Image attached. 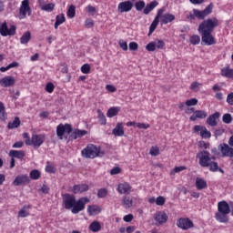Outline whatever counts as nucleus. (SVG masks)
<instances>
[{
    "mask_svg": "<svg viewBox=\"0 0 233 233\" xmlns=\"http://www.w3.org/2000/svg\"><path fill=\"white\" fill-rule=\"evenodd\" d=\"M132 205H134V201L132 200V198H130V197H124L122 199V207H124V208L128 209V208H132Z\"/></svg>",
    "mask_w": 233,
    "mask_h": 233,
    "instance_id": "obj_31",
    "label": "nucleus"
},
{
    "mask_svg": "<svg viewBox=\"0 0 233 233\" xmlns=\"http://www.w3.org/2000/svg\"><path fill=\"white\" fill-rule=\"evenodd\" d=\"M45 135H32L30 147L33 146L35 148H39L45 143Z\"/></svg>",
    "mask_w": 233,
    "mask_h": 233,
    "instance_id": "obj_13",
    "label": "nucleus"
},
{
    "mask_svg": "<svg viewBox=\"0 0 233 233\" xmlns=\"http://www.w3.org/2000/svg\"><path fill=\"white\" fill-rule=\"evenodd\" d=\"M89 216H97L101 212V208L97 205H91L87 207Z\"/></svg>",
    "mask_w": 233,
    "mask_h": 233,
    "instance_id": "obj_28",
    "label": "nucleus"
},
{
    "mask_svg": "<svg viewBox=\"0 0 233 233\" xmlns=\"http://www.w3.org/2000/svg\"><path fill=\"white\" fill-rule=\"evenodd\" d=\"M27 183H30V177H28V175L17 176L13 181L14 187H21V185H26Z\"/></svg>",
    "mask_w": 233,
    "mask_h": 233,
    "instance_id": "obj_19",
    "label": "nucleus"
},
{
    "mask_svg": "<svg viewBox=\"0 0 233 233\" xmlns=\"http://www.w3.org/2000/svg\"><path fill=\"white\" fill-rule=\"evenodd\" d=\"M199 86H201V84H199L198 82H193L190 85V89L198 92V90H199Z\"/></svg>",
    "mask_w": 233,
    "mask_h": 233,
    "instance_id": "obj_61",
    "label": "nucleus"
},
{
    "mask_svg": "<svg viewBox=\"0 0 233 233\" xmlns=\"http://www.w3.org/2000/svg\"><path fill=\"white\" fill-rule=\"evenodd\" d=\"M30 39H32V34H30L29 31H26L20 38L21 45H28L30 42Z\"/></svg>",
    "mask_w": 233,
    "mask_h": 233,
    "instance_id": "obj_35",
    "label": "nucleus"
},
{
    "mask_svg": "<svg viewBox=\"0 0 233 233\" xmlns=\"http://www.w3.org/2000/svg\"><path fill=\"white\" fill-rule=\"evenodd\" d=\"M132 8H134V4L130 0L120 2L117 5V10L120 14L130 12Z\"/></svg>",
    "mask_w": 233,
    "mask_h": 233,
    "instance_id": "obj_14",
    "label": "nucleus"
},
{
    "mask_svg": "<svg viewBox=\"0 0 233 233\" xmlns=\"http://www.w3.org/2000/svg\"><path fill=\"white\" fill-rule=\"evenodd\" d=\"M86 28H92L94 26V20L87 18L85 22Z\"/></svg>",
    "mask_w": 233,
    "mask_h": 233,
    "instance_id": "obj_63",
    "label": "nucleus"
},
{
    "mask_svg": "<svg viewBox=\"0 0 233 233\" xmlns=\"http://www.w3.org/2000/svg\"><path fill=\"white\" fill-rule=\"evenodd\" d=\"M23 137H24V139H25V145L27 147H30V143L32 141V139H30V135L28 133H24Z\"/></svg>",
    "mask_w": 233,
    "mask_h": 233,
    "instance_id": "obj_58",
    "label": "nucleus"
},
{
    "mask_svg": "<svg viewBox=\"0 0 233 233\" xmlns=\"http://www.w3.org/2000/svg\"><path fill=\"white\" fill-rule=\"evenodd\" d=\"M81 72H82V74H90V65L84 64L81 66Z\"/></svg>",
    "mask_w": 233,
    "mask_h": 233,
    "instance_id": "obj_52",
    "label": "nucleus"
},
{
    "mask_svg": "<svg viewBox=\"0 0 233 233\" xmlns=\"http://www.w3.org/2000/svg\"><path fill=\"white\" fill-rule=\"evenodd\" d=\"M228 105H229L230 106H233V92L229 93L227 96V99H226Z\"/></svg>",
    "mask_w": 233,
    "mask_h": 233,
    "instance_id": "obj_59",
    "label": "nucleus"
},
{
    "mask_svg": "<svg viewBox=\"0 0 233 233\" xmlns=\"http://www.w3.org/2000/svg\"><path fill=\"white\" fill-rule=\"evenodd\" d=\"M32 15V8H30V1L23 0L18 13V19H26V16Z\"/></svg>",
    "mask_w": 233,
    "mask_h": 233,
    "instance_id": "obj_7",
    "label": "nucleus"
},
{
    "mask_svg": "<svg viewBox=\"0 0 233 233\" xmlns=\"http://www.w3.org/2000/svg\"><path fill=\"white\" fill-rule=\"evenodd\" d=\"M133 219H134V215H132V214L126 215V216H124V218H123V220H124L126 223H130Z\"/></svg>",
    "mask_w": 233,
    "mask_h": 233,
    "instance_id": "obj_62",
    "label": "nucleus"
},
{
    "mask_svg": "<svg viewBox=\"0 0 233 233\" xmlns=\"http://www.w3.org/2000/svg\"><path fill=\"white\" fill-rule=\"evenodd\" d=\"M15 25H11L10 28H8L6 22L3 23L0 26V34L3 37H6L7 35H15Z\"/></svg>",
    "mask_w": 233,
    "mask_h": 233,
    "instance_id": "obj_11",
    "label": "nucleus"
},
{
    "mask_svg": "<svg viewBox=\"0 0 233 233\" xmlns=\"http://www.w3.org/2000/svg\"><path fill=\"white\" fill-rule=\"evenodd\" d=\"M219 21L216 17L208 18L207 20H204L199 25H198V32L199 34L203 33H212L214 32V28L218 26Z\"/></svg>",
    "mask_w": 233,
    "mask_h": 233,
    "instance_id": "obj_5",
    "label": "nucleus"
},
{
    "mask_svg": "<svg viewBox=\"0 0 233 233\" xmlns=\"http://www.w3.org/2000/svg\"><path fill=\"white\" fill-rule=\"evenodd\" d=\"M230 214V206L225 200L218 203V212L215 214V219L218 223H228V215Z\"/></svg>",
    "mask_w": 233,
    "mask_h": 233,
    "instance_id": "obj_2",
    "label": "nucleus"
},
{
    "mask_svg": "<svg viewBox=\"0 0 233 233\" xmlns=\"http://www.w3.org/2000/svg\"><path fill=\"white\" fill-rule=\"evenodd\" d=\"M193 132L195 134H199L200 132V137H202V139H210V137H212V134L210 133V131H208V129H207V127L203 126H195L193 127Z\"/></svg>",
    "mask_w": 233,
    "mask_h": 233,
    "instance_id": "obj_10",
    "label": "nucleus"
},
{
    "mask_svg": "<svg viewBox=\"0 0 233 233\" xmlns=\"http://www.w3.org/2000/svg\"><path fill=\"white\" fill-rule=\"evenodd\" d=\"M66 21V18L65 17V15H57L56 16V23H55V29L57 30L59 28L60 25H63Z\"/></svg>",
    "mask_w": 233,
    "mask_h": 233,
    "instance_id": "obj_34",
    "label": "nucleus"
},
{
    "mask_svg": "<svg viewBox=\"0 0 233 233\" xmlns=\"http://www.w3.org/2000/svg\"><path fill=\"white\" fill-rule=\"evenodd\" d=\"M156 48H158V50H163L165 47V42L163 40H156L154 41Z\"/></svg>",
    "mask_w": 233,
    "mask_h": 233,
    "instance_id": "obj_50",
    "label": "nucleus"
},
{
    "mask_svg": "<svg viewBox=\"0 0 233 233\" xmlns=\"http://www.w3.org/2000/svg\"><path fill=\"white\" fill-rule=\"evenodd\" d=\"M72 132V126L70 124H59L56 127V136L58 139H65L66 134H70Z\"/></svg>",
    "mask_w": 233,
    "mask_h": 233,
    "instance_id": "obj_8",
    "label": "nucleus"
},
{
    "mask_svg": "<svg viewBox=\"0 0 233 233\" xmlns=\"http://www.w3.org/2000/svg\"><path fill=\"white\" fill-rule=\"evenodd\" d=\"M56 8V4L49 3V4H44L41 5V10L44 12H54V9Z\"/></svg>",
    "mask_w": 233,
    "mask_h": 233,
    "instance_id": "obj_37",
    "label": "nucleus"
},
{
    "mask_svg": "<svg viewBox=\"0 0 233 233\" xmlns=\"http://www.w3.org/2000/svg\"><path fill=\"white\" fill-rule=\"evenodd\" d=\"M218 150H220L222 157H233V147H230L228 144H220Z\"/></svg>",
    "mask_w": 233,
    "mask_h": 233,
    "instance_id": "obj_15",
    "label": "nucleus"
},
{
    "mask_svg": "<svg viewBox=\"0 0 233 233\" xmlns=\"http://www.w3.org/2000/svg\"><path fill=\"white\" fill-rule=\"evenodd\" d=\"M21 125V120L19 117H15L13 122L8 123V128L13 129V128H18V127Z\"/></svg>",
    "mask_w": 233,
    "mask_h": 233,
    "instance_id": "obj_40",
    "label": "nucleus"
},
{
    "mask_svg": "<svg viewBox=\"0 0 233 233\" xmlns=\"http://www.w3.org/2000/svg\"><path fill=\"white\" fill-rule=\"evenodd\" d=\"M201 35L202 43H205L208 46L216 45V38L212 35V33H199Z\"/></svg>",
    "mask_w": 233,
    "mask_h": 233,
    "instance_id": "obj_17",
    "label": "nucleus"
},
{
    "mask_svg": "<svg viewBox=\"0 0 233 233\" xmlns=\"http://www.w3.org/2000/svg\"><path fill=\"white\" fill-rule=\"evenodd\" d=\"M0 85L4 88H8V86H14V85H15V79L14 78V76H5L0 79Z\"/></svg>",
    "mask_w": 233,
    "mask_h": 233,
    "instance_id": "obj_20",
    "label": "nucleus"
},
{
    "mask_svg": "<svg viewBox=\"0 0 233 233\" xmlns=\"http://www.w3.org/2000/svg\"><path fill=\"white\" fill-rule=\"evenodd\" d=\"M137 127L142 130H147V128H150V124L137 123Z\"/></svg>",
    "mask_w": 233,
    "mask_h": 233,
    "instance_id": "obj_57",
    "label": "nucleus"
},
{
    "mask_svg": "<svg viewBox=\"0 0 233 233\" xmlns=\"http://www.w3.org/2000/svg\"><path fill=\"white\" fill-rule=\"evenodd\" d=\"M9 156L11 157H16L17 159H23V157H25V151H17L13 149L9 151Z\"/></svg>",
    "mask_w": 233,
    "mask_h": 233,
    "instance_id": "obj_33",
    "label": "nucleus"
},
{
    "mask_svg": "<svg viewBox=\"0 0 233 233\" xmlns=\"http://www.w3.org/2000/svg\"><path fill=\"white\" fill-rule=\"evenodd\" d=\"M120 111H121L120 106H111L106 112V116L107 117H116V116H117Z\"/></svg>",
    "mask_w": 233,
    "mask_h": 233,
    "instance_id": "obj_29",
    "label": "nucleus"
},
{
    "mask_svg": "<svg viewBox=\"0 0 233 233\" xmlns=\"http://www.w3.org/2000/svg\"><path fill=\"white\" fill-rule=\"evenodd\" d=\"M88 134V131L86 130H81V129H76L73 133L74 139H78V137H83L84 136H86Z\"/></svg>",
    "mask_w": 233,
    "mask_h": 233,
    "instance_id": "obj_38",
    "label": "nucleus"
},
{
    "mask_svg": "<svg viewBox=\"0 0 233 233\" xmlns=\"http://www.w3.org/2000/svg\"><path fill=\"white\" fill-rule=\"evenodd\" d=\"M197 158L198 159L200 167L207 168L210 165V161L216 159V157H210V152L203 150L197 154Z\"/></svg>",
    "mask_w": 233,
    "mask_h": 233,
    "instance_id": "obj_6",
    "label": "nucleus"
},
{
    "mask_svg": "<svg viewBox=\"0 0 233 233\" xmlns=\"http://www.w3.org/2000/svg\"><path fill=\"white\" fill-rule=\"evenodd\" d=\"M177 227L180 230H190V228H194V221L188 218H180L177 220Z\"/></svg>",
    "mask_w": 233,
    "mask_h": 233,
    "instance_id": "obj_9",
    "label": "nucleus"
},
{
    "mask_svg": "<svg viewBox=\"0 0 233 233\" xmlns=\"http://www.w3.org/2000/svg\"><path fill=\"white\" fill-rule=\"evenodd\" d=\"M112 134L116 136V137H123V136H125V127H123V123H116L115 128L112 130Z\"/></svg>",
    "mask_w": 233,
    "mask_h": 233,
    "instance_id": "obj_22",
    "label": "nucleus"
},
{
    "mask_svg": "<svg viewBox=\"0 0 233 233\" xmlns=\"http://www.w3.org/2000/svg\"><path fill=\"white\" fill-rule=\"evenodd\" d=\"M150 156H159V147H152L149 151Z\"/></svg>",
    "mask_w": 233,
    "mask_h": 233,
    "instance_id": "obj_51",
    "label": "nucleus"
},
{
    "mask_svg": "<svg viewBox=\"0 0 233 233\" xmlns=\"http://www.w3.org/2000/svg\"><path fill=\"white\" fill-rule=\"evenodd\" d=\"M220 76L233 81V68L229 67V66L222 67L220 69Z\"/></svg>",
    "mask_w": 233,
    "mask_h": 233,
    "instance_id": "obj_23",
    "label": "nucleus"
},
{
    "mask_svg": "<svg viewBox=\"0 0 233 233\" xmlns=\"http://www.w3.org/2000/svg\"><path fill=\"white\" fill-rule=\"evenodd\" d=\"M81 156L86 159H96V157H99V156H101V147L94 144H88L84 149H82Z\"/></svg>",
    "mask_w": 233,
    "mask_h": 233,
    "instance_id": "obj_4",
    "label": "nucleus"
},
{
    "mask_svg": "<svg viewBox=\"0 0 233 233\" xmlns=\"http://www.w3.org/2000/svg\"><path fill=\"white\" fill-rule=\"evenodd\" d=\"M98 114V121L101 125H106V116H105V114L100 111V109L97 110Z\"/></svg>",
    "mask_w": 233,
    "mask_h": 233,
    "instance_id": "obj_45",
    "label": "nucleus"
},
{
    "mask_svg": "<svg viewBox=\"0 0 233 233\" xmlns=\"http://www.w3.org/2000/svg\"><path fill=\"white\" fill-rule=\"evenodd\" d=\"M207 116V112L203 110H197L194 111L193 115L189 117V121H198V119H205Z\"/></svg>",
    "mask_w": 233,
    "mask_h": 233,
    "instance_id": "obj_24",
    "label": "nucleus"
},
{
    "mask_svg": "<svg viewBox=\"0 0 233 233\" xmlns=\"http://www.w3.org/2000/svg\"><path fill=\"white\" fill-rule=\"evenodd\" d=\"M157 225H165L168 221V215L165 211H157L154 215Z\"/></svg>",
    "mask_w": 233,
    "mask_h": 233,
    "instance_id": "obj_16",
    "label": "nucleus"
},
{
    "mask_svg": "<svg viewBox=\"0 0 233 233\" xmlns=\"http://www.w3.org/2000/svg\"><path fill=\"white\" fill-rule=\"evenodd\" d=\"M186 106H196L198 105L197 98H190L185 102Z\"/></svg>",
    "mask_w": 233,
    "mask_h": 233,
    "instance_id": "obj_48",
    "label": "nucleus"
},
{
    "mask_svg": "<svg viewBox=\"0 0 233 233\" xmlns=\"http://www.w3.org/2000/svg\"><path fill=\"white\" fill-rule=\"evenodd\" d=\"M89 230H91V232H99V230H101V223L97 220L93 221L89 225Z\"/></svg>",
    "mask_w": 233,
    "mask_h": 233,
    "instance_id": "obj_36",
    "label": "nucleus"
},
{
    "mask_svg": "<svg viewBox=\"0 0 233 233\" xmlns=\"http://www.w3.org/2000/svg\"><path fill=\"white\" fill-rule=\"evenodd\" d=\"M189 43L194 46L199 45V43H201V37H199L198 35H193L189 38Z\"/></svg>",
    "mask_w": 233,
    "mask_h": 233,
    "instance_id": "obj_41",
    "label": "nucleus"
},
{
    "mask_svg": "<svg viewBox=\"0 0 233 233\" xmlns=\"http://www.w3.org/2000/svg\"><path fill=\"white\" fill-rule=\"evenodd\" d=\"M219 112H215L207 118V123L209 125V127L218 126V119H219Z\"/></svg>",
    "mask_w": 233,
    "mask_h": 233,
    "instance_id": "obj_26",
    "label": "nucleus"
},
{
    "mask_svg": "<svg viewBox=\"0 0 233 233\" xmlns=\"http://www.w3.org/2000/svg\"><path fill=\"white\" fill-rule=\"evenodd\" d=\"M208 167L209 168L210 172H218V170H219L218 162L212 160L209 162V166Z\"/></svg>",
    "mask_w": 233,
    "mask_h": 233,
    "instance_id": "obj_42",
    "label": "nucleus"
},
{
    "mask_svg": "<svg viewBox=\"0 0 233 233\" xmlns=\"http://www.w3.org/2000/svg\"><path fill=\"white\" fill-rule=\"evenodd\" d=\"M67 17L69 19H74L76 17V6L75 5H70L68 10H67Z\"/></svg>",
    "mask_w": 233,
    "mask_h": 233,
    "instance_id": "obj_44",
    "label": "nucleus"
},
{
    "mask_svg": "<svg viewBox=\"0 0 233 233\" xmlns=\"http://www.w3.org/2000/svg\"><path fill=\"white\" fill-rule=\"evenodd\" d=\"M88 203H90V199L86 197L76 200V196L72 194H66L63 196L64 208L66 210H71L72 214H79V212H83Z\"/></svg>",
    "mask_w": 233,
    "mask_h": 233,
    "instance_id": "obj_1",
    "label": "nucleus"
},
{
    "mask_svg": "<svg viewBox=\"0 0 233 233\" xmlns=\"http://www.w3.org/2000/svg\"><path fill=\"white\" fill-rule=\"evenodd\" d=\"M222 121L223 123H226V125H230V123H232V116L230 114H224Z\"/></svg>",
    "mask_w": 233,
    "mask_h": 233,
    "instance_id": "obj_47",
    "label": "nucleus"
},
{
    "mask_svg": "<svg viewBox=\"0 0 233 233\" xmlns=\"http://www.w3.org/2000/svg\"><path fill=\"white\" fill-rule=\"evenodd\" d=\"M86 10L88 14H90V15H94L97 12V9L91 5H87Z\"/></svg>",
    "mask_w": 233,
    "mask_h": 233,
    "instance_id": "obj_49",
    "label": "nucleus"
},
{
    "mask_svg": "<svg viewBox=\"0 0 233 233\" xmlns=\"http://www.w3.org/2000/svg\"><path fill=\"white\" fill-rule=\"evenodd\" d=\"M145 6H146V3L143 0H139L135 3V8L137 12H142L143 10H145Z\"/></svg>",
    "mask_w": 233,
    "mask_h": 233,
    "instance_id": "obj_39",
    "label": "nucleus"
},
{
    "mask_svg": "<svg viewBox=\"0 0 233 233\" xmlns=\"http://www.w3.org/2000/svg\"><path fill=\"white\" fill-rule=\"evenodd\" d=\"M165 12V8L158 9L156 17L149 26V35L154 34L156 32V28H157V25H159V19L163 17V13Z\"/></svg>",
    "mask_w": 233,
    "mask_h": 233,
    "instance_id": "obj_12",
    "label": "nucleus"
},
{
    "mask_svg": "<svg viewBox=\"0 0 233 233\" xmlns=\"http://www.w3.org/2000/svg\"><path fill=\"white\" fill-rule=\"evenodd\" d=\"M157 5H159V2L156 0L150 2L149 4H147V5H145L144 7L143 14H145V15H148V14H150V12H152V10H154V8L157 6Z\"/></svg>",
    "mask_w": 233,
    "mask_h": 233,
    "instance_id": "obj_27",
    "label": "nucleus"
},
{
    "mask_svg": "<svg viewBox=\"0 0 233 233\" xmlns=\"http://www.w3.org/2000/svg\"><path fill=\"white\" fill-rule=\"evenodd\" d=\"M88 185L86 184H76L71 188L73 194H83V192H88Z\"/></svg>",
    "mask_w": 233,
    "mask_h": 233,
    "instance_id": "obj_21",
    "label": "nucleus"
},
{
    "mask_svg": "<svg viewBox=\"0 0 233 233\" xmlns=\"http://www.w3.org/2000/svg\"><path fill=\"white\" fill-rule=\"evenodd\" d=\"M29 176L32 179L37 180L41 177V172L37 169H34L30 172Z\"/></svg>",
    "mask_w": 233,
    "mask_h": 233,
    "instance_id": "obj_43",
    "label": "nucleus"
},
{
    "mask_svg": "<svg viewBox=\"0 0 233 233\" xmlns=\"http://www.w3.org/2000/svg\"><path fill=\"white\" fill-rule=\"evenodd\" d=\"M146 50H147V52H154L156 50V43L153 41L147 44L146 46Z\"/></svg>",
    "mask_w": 233,
    "mask_h": 233,
    "instance_id": "obj_53",
    "label": "nucleus"
},
{
    "mask_svg": "<svg viewBox=\"0 0 233 233\" xmlns=\"http://www.w3.org/2000/svg\"><path fill=\"white\" fill-rule=\"evenodd\" d=\"M110 174H111V176H116V175H117V174H121V169H120V167H114V168H112L111 170H110Z\"/></svg>",
    "mask_w": 233,
    "mask_h": 233,
    "instance_id": "obj_64",
    "label": "nucleus"
},
{
    "mask_svg": "<svg viewBox=\"0 0 233 233\" xmlns=\"http://www.w3.org/2000/svg\"><path fill=\"white\" fill-rule=\"evenodd\" d=\"M30 206H24L18 212V218H28L30 216Z\"/></svg>",
    "mask_w": 233,
    "mask_h": 233,
    "instance_id": "obj_32",
    "label": "nucleus"
},
{
    "mask_svg": "<svg viewBox=\"0 0 233 233\" xmlns=\"http://www.w3.org/2000/svg\"><path fill=\"white\" fill-rule=\"evenodd\" d=\"M137 48H139V45H137V42L129 43V50H131L132 52H136V50H137Z\"/></svg>",
    "mask_w": 233,
    "mask_h": 233,
    "instance_id": "obj_56",
    "label": "nucleus"
},
{
    "mask_svg": "<svg viewBox=\"0 0 233 233\" xmlns=\"http://www.w3.org/2000/svg\"><path fill=\"white\" fill-rule=\"evenodd\" d=\"M176 20V15L166 13L160 18V25H168V23H172V21Z\"/></svg>",
    "mask_w": 233,
    "mask_h": 233,
    "instance_id": "obj_25",
    "label": "nucleus"
},
{
    "mask_svg": "<svg viewBox=\"0 0 233 233\" xmlns=\"http://www.w3.org/2000/svg\"><path fill=\"white\" fill-rule=\"evenodd\" d=\"M196 187L198 190H203L205 188H207L208 185H207V181H205V179L201 178V177H197L196 178Z\"/></svg>",
    "mask_w": 233,
    "mask_h": 233,
    "instance_id": "obj_30",
    "label": "nucleus"
},
{
    "mask_svg": "<svg viewBox=\"0 0 233 233\" xmlns=\"http://www.w3.org/2000/svg\"><path fill=\"white\" fill-rule=\"evenodd\" d=\"M214 9V4L210 3L204 10L200 11L199 9H193L192 13L187 15V19L190 21H194V19L203 20L207 15H210L212 14V10Z\"/></svg>",
    "mask_w": 233,
    "mask_h": 233,
    "instance_id": "obj_3",
    "label": "nucleus"
},
{
    "mask_svg": "<svg viewBox=\"0 0 233 233\" xmlns=\"http://www.w3.org/2000/svg\"><path fill=\"white\" fill-rule=\"evenodd\" d=\"M116 191L118 194L128 196L130 192H132V186H130L127 182L120 183L117 185Z\"/></svg>",
    "mask_w": 233,
    "mask_h": 233,
    "instance_id": "obj_18",
    "label": "nucleus"
},
{
    "mask_svg": "<svg viewBox=\"0 0 233 233\" xmlns=\"http://www.w3.org/2000/svg\"><path fill=\"white\" fill-rule=\"evenodd\" d=\"M118 45L120 48H122V50H124L125 52L128 50V44H127V42H125L124 40H119Z\"/></svg>",
    "mask_w": 233,
    "mask_h": 233,
    "instance_id": "obj_55",
    "label": "nucleus"
},
{
    "mask_svg": "<svg viewBox=\"0 0 233 233\" xmlns=\"http://www.w3.org/2000/svg\"><path fill=\"white\" fill-rule=\"evenodd\" d=\"M56 86L52 83H47L46 86V90L48 92V94H52Z\"/></svg>",
    "mask_w": 233,
    "mask_h": 233,
    "instance_id": "obj_60",
    "label": "nucleus"
},
{
    "mask_svg": "<svg viewBox=\"0 0 233 233\" xmlns=\"http://www.w3.org/2000/svg\"><path fill=\"white\" fill-rule=\"evenodd\" d=\"M165 198L164 197H157L156 199V205H157L158 207H163V205H165Z\"/></svg>",
    "mask_w": 233,
    "mask_h": 233,
    "instance_id": "obj_54",
    "label": "nucleus"
},
{
    "mask_svg": "<svg viewBox=\"0 0 233 233\" xmlns=\"http://www.w3.org/2000/svg\"><path fill=\"white\" fill-rule=\"evenodd\" d=\"M108 196V190L106 188H100L97 191V198H103Z\"/></svg>",
    "mask_w": 233,
    "mask_h": 233,
    "instance_id": "obj_46",
    "label": "nucleus"
}]
</instances>
